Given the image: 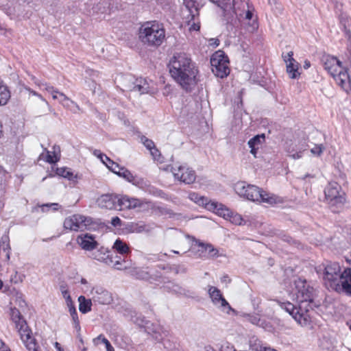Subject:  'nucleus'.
I'll return each instance as SVG.
<instances>
[{"instance_id": "nucleus-12", "label": "nucleus", "mask_w": 351, "mask_h": 351, "mask_svg": "<svg viewBox=\"0 0 351 351\" xmlns=\"http://www.w3.org/2000/svg\"><path fill=\"white\" fill-rule=\"evenodd\" d=\"M189 198L199 206H205L206 208L212 210L219 216L226 217L230 214L229 209L224 205L217 202L209 201L207 197L202 196L197 193H190L189 194Z\"/></svg>"}, {"instance_id": "nucleus-35", "label": "nucleus", "mask_w": 351, "mask_h": 351, "mask_svg": "<svg viewBox=\"0 0 351 351\" xmlns=\"http://www.w3.org/2000/svg\"><path fill=\"white\" fill-rule=\"evenodd\" d=\"M136 278L141 280H148L149 278V274L147 271L142 269H138L134 271V274Z\"/></svg>"}, {"instance_id": "nucleus-9", "label": "nucleus", "mask_w": 351, "mask_h": 351, "mask_svg": "<svg viewBox=\"0 0 351 351\" xmlns=\"http://www.w3.org/2000/svg\"><path fill=\"white\" fill-rule=\"evenodd\" d=\"M322 272L324 283L328 289L335 290L341 276V267L337 263L327 262L319 266L317 273Z\"/></svg>"}, {"instance_id": "nucleus-3", "label": "nucleus", "mask_w": 351, "mask_h": 351, "mask_svg": "<svg viewBox=\"0 0 351 351\" xmlns=\"http://www.w3.org/2000/svg\"><path fill=\"white\" fill-rule=\"evenodd\" d=\"M326 71L334 78L337 84L347 93L351 92V80L341 62L335 57L327 56L322 59Z\"/></svg>"}, {"instance_id": "nucleus-55", "label": "nucleus", "mask_w": 351, "mask_h": 351, "mask_svg": "<svg viewBox=\"0 0 351 351\" xmlns=\"http://www.w3.org/2000/svg\"><path fill=\"white\" fill-rule=\"evenodd\" d=\"M62 295L63 298H64L66 303L72 300L69 291L62 293Z\"/></svg>"}, {"instance_id": "nucleus-10", "label": "nucleus", "mask_w": 351, "mask_h": 351, "mask_svg": "<svg viewBox=\"0 0 351 351\" xmlns=\"http://www.w3.org/2000/svg\"><path fill=\"white\" fill-rule=\"evenodd\" d=\"M280 308L288 313L302 327L311 328L312 324V316L308 310L301 309L300 305L295 306L290 302L278 301Z\"/></svg>"}, {"instance_id": "nucleus-60", "label": "nucleus", "mask_w": 351, "mask_h": 351, "mask_svg": "<svg viewBox=\"0 0 351 351\" xmlns=\"http://www.w3.org/2000/svg\"><path fill=\"white\" fill-rule=\"evenodd\" d=\"M221 282H230V280L229 279L228 276H224L223 278H221Z\"/></svg>"}, {"instance_id": "nucleus-53", "label": "nucleus", "mask_w": 351, "mask_h": 351, "mask_svg": "<svg viewBox=\"0 0 351 351\" xmlns=\"http://www.w3.org/2000/svg\"><path fill=\"white\" fill-rule=\"evenodd\" d=\"M66 305H67V306L69 308V311L70 313H72L73 311H77L76 308L75 307V305H74V304H73L72 300L70 301V302H66Z\"/></svg>"}, {"instance_id": "nucleus-4", "label": "nucleus", "mask_w": 351, "mask_h": 351, "mask_svg": "<svg viewBox=\"0 0 351 351\" xmlns=\"http://www.w3.org/2000/svg\"><path fill=\"white\" fill-rule=\"evenodd\" d=\"M234 190L239 196L252 202H263L271 205L276 203L275 195L265 192L255 185L239 182L235 184Z\"/></svg>"}, {"instance_id": "nucleus-2", "label": "nucleus", "mask_w": 351, "mask_h": 351, "mask_svg": "<svg viewBox=\"0 0 351 351\" xmlns=\"http://www.w3.org/2000/svg\"><path fill=\"white\" fill-rule=\"evenodd\" d=\"M99 207L106 209L132 210L141 208L145 204H147L144 199L135 197H130L128 195L117 194H104L97 199Z\"/></svg>"}, {"instance_id": "nucleus-24", "label": "nucleus", "mask_w": 351, "mask_h": 351, "mask_svg": "<svg viewBox=\"0 0 351 351\" xmlns=\"http://www.w3.org/2000/svg\"><path fill=\"white\" fill-rule=\"evenodd\" d=\"M339 22L346 36L350 40L351 38V19L346 14H341L339 16Z\"/></svg>"}, {"instance_id": "nucleus-45", "label": "nucleus", "mask_w": 351, "mask_h": 351, "mask_svg": "<svg viewBox=\"0 0 351 351\" xmlns=\"http://www.w3.org/2000/svg\"><path fill=\"white\" fill-rule=\"evenodd\" d=\"M286 150L289 154V156L291 157L293 159H299L302 156V153L301 150H298V152L293 154H291V151L289 149H287Z\"/></svg>"}, {"instance_id": "nucleus-42", "label": "nucleus", "mask_w": 351, "mask_h": 351, "mask_svg": "<svg viewBox=\"0 0 351 351\" xmlns=\"http://www.w3.org/2000/svg\"><path fill=\"white\" fill-rule=\"evenodd\" d=\"M64 108H71V106L73 105L75 107V110H73V112L76 113L80 111L81 109L80 106L73 100L70 99V101H64L61 104Z\"/></svg>"}, {"instance_id": "nucleus-37", "label": "nucleus", "mask_w": 351, "mask_h": 351, "mask_svg": "<svg viewBox=\"0 0 351 351\" xmlns=\"http://www.w3.org/2000/svg\"><path fill=\"white\" fill-rule=\"evenodd\" d=\"M149 151H150V154L152 156V158L154 160H156L160 163L162 162L163 160H162L161 154H160V151L156 147L154 148H153V149H151Z\"/></svg>"}, {"instance_id": "nucleus-13", "label": "nucleus", "mask_w": 351, "mask_h": 351, "mask_svg": "<svg viewBox=\"0 0 351 351\" xmlns=\"http://www.w3.org/2000/svg\"><path fill=\"white\" fill-rule=\"evenodd\" d=\"M228 63V58L223 51H216L210 58L212 72L219 77H226L230 73Z\"/></svg>"}, {"instance_id": "nucleus-34", "label": "nucleus", "mask_w": 351, "mask_h": 351, "mask_svg": "<svg viewBox=\"0 0 351 351\" xmlns=\"http://www.w3.org/2000/svg\"><path fill=\"white\" fill-rule=\"evenodd\" d=\"M105 160L107 161H109V164L107 163L106 161L104 162V164L106 165V166L112 171L114 173L118 175V172H121L123 167H120L117 163L112 161L110 158L108 156H105Z\"/></svg>"}, {"instance_id": "nucleus-39", "label": "nucleus", "mask_w": 351, "mask_h": 351, "mask_svg": "<svg viewBox=\"0 0 351 351\" xmlns=\"http://www.w3.org/2000/svg\"><path fill=\"white\" fill-rule=\"evenodd\" d=\"M324 149L325 147L323 145H315V147L311 149V152L314 155L319 156L322 155Z\"/></svg>"}, {"instance_id": "nucleus-32", "label": "nucleus", "mask_w": 351, "mask_h": 351, "mask_svg": "<svg viewBox=\"0 0 351 351\" xmlns=\"http://www.w3.org/2000/svg\"><path fill=\"white\" fill-rule=\"evenodd\" d=\"M93 342L95 345H97L99 343H104L106 346V351H114V349L110 341L103 335H99L97 337L94 339Z\"/></svg>"}, {"instance_id": "nucleus-59", "label": "nucleus", "mask_w": 351, "mask_h": 351, "mask_svg": "<svg viewBox=\"0 0 351 351\" xmlns=\"http://www.w3.org/2000/svg\"><path fill=\"white\" fill-rule=\"evenodd\" d=\"M31 80H33L34 83L37 84L38 86H41L40 82L34 75H31Z\"/></svg>"}, {"instance_id": "nucleus-57", "label": "nucleus", "mask_w": 351, "mask_h": 351, "mask_svg": "<svg viewBox=\"0 0 351 351\" xmlns=\"http://www.w3.org/2000/svg\"><path fill=\"white\" fill-rule=\"evenodd\" d=\"M308 147V145L306 143L301 144L300 147L298 148V150H301L302 152L305 151Z\"/></svg>"}, {"instance_id": "nucleus-21", "label": "nucleus", "mask_w": 351, "mask_h": 351, "mask_svg": "<svg viewBox=\"0 0 351 351\" xmlns=\"http://www.w3.org/2000/svg\"><path fill=\"white\" fill-rule=\"evenodd\" d=\"M77 241L83 250L88 251L95 249L98 245L95 238L88 234L78 236Z\"/></svg>"}, {"instance_id": "nucleus-64", "label": "nucleus", "mask_w": 351, "mask_h": 351, "mask_svg": "<svg viewBox=\"0 0 351 351\" xmlns=\"http://www.w3.org/2000/svg\"><path fill=\"white\" fill-rule=\"evenodd\" d=\"M55 346L58 351H63V349L60 347V345L58 342L55 343Z\"/></svg>"}, {"instance_id": "nucleus-51", "label": "nucleus", "mask_w": 351, "mask_h": 351, "mask_svg": "<svg viewBox=\"0 0 351 351\" xmlns=\"http://www.w3.org/2000/svg\"><path fill=\"white\" fill-rule=\"evenodd\" d=\"M111 223L113 226H119L121 224V221L118 217L112 218Z\"/></svg>"}, {"instance_id": "nucleus-43", "label": "nucleus", "mask_w": 351, "mask_h": 351, "mask_svg": "<svg viewBox=\"0 0 351 351\" xmlns=\"http://www.w3.org/2000/svg\"><path fill=\"white\" fill-rule=\"evenodd\" d=\"M47 151V158H46V161L50 164H52V163H55L56 162L59 158L57 155L56 154H53V153H51V152L49 151Z\"/></svg>"}, {"instance_id": "nucleus-62", "label": "nucleus", "mask_w": 351, "mask_h": 351, "mask_svg": "<svg viewBox=\"0 0 351 351\" xmlns=\"http://www.w3.org/2000/svg\"><path fill=\"white\" fill-rule=\"evenodd\" d=\"M26 88V90H27L33 95H35V96L39 95V93H38L37 92L30 89L29 88Z\"/></svg>"}, {"instance_id": "nucleus-56", "label": "nucleus", "mask_w": 351, "mask_h": 351, "mask_svg": "<svg viewBox=\"0 0 351 351\" xmlns=\"http://www.w3.org/2000/svg\"><path fill=\"white\" fill-rule=\"evenodd\" d=\"M0 351H11L10 349L7 348L5 343L1 340H0Z\"/></svg>"}, {"instance_id": "nucleus-14", "label": "nucleus", "mask_w": 351, "mask_h": 351, "mask_svg": "<svg viewBox=\"0 0 351 351\" xmlns=\"http://www.w3.org/2000/svg\"><path fill=\"white\" fill-rule=\"evenodd\" d=\"M92 223V219L84 215L75 214L65 219L64 227L66 229L78 231L86 229Z\"/></svg>"}, {"instance_id": "nucleus-44", "label": "nucleus", "mask_w": 351, "mask_h": 351, "mask_svg": "<svg viewBox=\"0 0 351 351\" xmlns=\"http://www.w3.org/2000/svg\"><path fill=\"white\" fill-rule=\"evenodd\" d=\"M220 351H237L234 346L228 342L223 343L219 349Z\"/></svg>"}, {"instance_id": "nucleus-48", "label": "nucleus", "mask_w": 351, "mask_h": 351, "mask_svg": "<svg viewBox=\"0 0 351 351\" xmlns=\"http://www.w3.org/2000/svg\"><path fill=\"white\" fill-rule=\"evenodd\" d=\"M59 102L62 104L64 101H70V99L63 93H59L58 99Z\"/></svg>"}, {"instance_id": "nucleus-8", "label": "nucleus", "mask_w": 351, "mask_h": 351, "mask_svg": "<svg viewBox=\"0 0 351 351\" xmlns=\"http://www.w3.org/2000/svg\"><path fill=\"white\" fill-rule=\"evenodd\" d=\"M325 201L333 213H339L346 203V193L336 182L328 184L324 189Z\"/></svg>"}, {"instance_id": "nucleus-46", "label": "nucleus", "mask_w": 351, "mask_h": 351, "mask_svg": "<svg viewBox=\"0 0 351 351\" xmlns=\"http://www.w3.org/2000/svg\"><path fill=\"white\" fill-rule=\"evenodd\" d=\"M145 230V226L144 224H136L133 227V231L136 232H142Z\"/></svg>"}, {"instance_id": "nucleus-38", "label": "nucleus", "mask_w": 351, "mask_h": 351, "mask_svg": "<svg viewBox=\"0 0 351 351\" xmlns=\"http://www.w3.org/2000/svg\"><path fill=\"white\" fill-rule=\"evenodd\" d=\"M230 214L229 216H226V217H224L225 219H230V220L236 223V224H239L240 225L241 223V221H242V218L241 217V215H233V214L232 213V212L229 210Z\"/></svg>"}, {"instance_id": "nucleus-1", "label": "nucleus", "mask_w": 351, "mask_h": 351, "mask_svg": "<svg viewBox=\"0 0 351 351\" xmlns=\"http://www.w3.org/2000/svg\"><path fill=\"white\" fill-rule=\"evenodd\" d=\"M168 66L171 76L186 90H190L197 84L199 71L189 55L175 53Z\"/></svg>"}, {"instance_id": "nucleus-41", "label": "nucleus", "mask_w": 351, "mask_h": 351, "mask_svg": "<svg viewBox=\"0 0 351 351\" xmlns=\"http://www.w3.org/2000/svg\"><path fill=\"white\" fill-rule=\"evenodd\" d=\"M282 58L286 64H287V62L289 63L290 62H294L295 60L293 58V52L292 51H290L287 53L282 52Z\"/></svg>"}, {"instance_id": "nucleus-26", "label": "nucleus", "mask_w": 351, "mask_h": 351, "mask_svg": "<svg viewBox=\"0 0 351 351\" xmlns=\"http://www.w3.org/2000/svg\"><path fill=\"white\" fill-rule=\"evenodd\" d=\"M298 69L299 64L295 60H294V62H290L286 64L287 73L291 79L299 77L300 73L298 72Z\"/></svg>"}, {"instance_id": "nucleus-63", "label": "nucleus", "mask_w": 351, "mask_h": 351, "mask_svg": "<svg viewBox=\"0 0 351 351\" xmlns=\"http://www.w3.org/2000/svg\"><path fill=\"white\" fill-rule=\"evenodd\" d=\"M310 66H311L310 62L308 60H306L304 62V69H308L310 67Z\"/></svg>"}, {"instance_id": "nucleus-27", "label": "nucleus", "mask_w": 351, "mask_h": 351, "mask_svg": "<svg viewBox=\"0 0 351 351\" xmlns=\"http://www.w3.org/2000/svg\"><path fill=\"white\" fill-rule=\"evenodd\" d=\"M11 94L6 85L0 80V106L7 104Z\"/></svg>"}, {"instance_id": "nucleus-11", "label": "nucleus", "mask_w": 351, "mask_h": 351, "mask_svg": "<svg viewBox=\"0 0 351 351\" xmlns=\"http://www.w3.org/2000/svg\"><path fill=\"white\" fill-rule=\"evenodd\" d=\"M121 89L123 91H134L140 94H152L154 93L150 84L146 79L140 77L135 79L134 77L127 75L121 77Z\"/></svg>"}, {"instance_id": "nucleus-19", "label": "nucleus", "mask_w": 351, "mask_h": 351, "mask_svg": "<svg viewBox=\"0 0 351 351\" xmlns=\"http://www.w3.org/2000/svg\"><path fill=\"white\" fill-rule=\"evenodd\" d=\"M118 176L140 189H145L147 186V182L143 178L133 175L125 167L122 169L121 172H118Z\"/></svg>"}, {"instance_id": "nucleus-33", "label": "nucleus", "mask_w": 351, "mask_h": 351, "mask_svg": "<svg viewBox=\"0 0 351 351\" xmlns=\"http://www.w3.org/2000/svg\"><path fill=\"white\" fill-rule=\"evenodd\" d=\"M110 252H104L103 249H101L93 254V256L95 259L103 262L106 264V261H107L108 259V257L110 256Z\"/></svg>"}, {"instance_id": "nucleus-18", "label": "nucleus", "mask_w": 351, "mask_h": 351, "mask_svg": "<svg viewBox=\"0 0 351 351\" xmlns=\"http://www.w3.org/2000/svg\"><path fill=\"white\" fill-rule=\"evenodd\" d=\"M338 293H344L351 296V269L346 268L342 273L338 282V285L335 290Z\"/></svg>"}, {"instance_id": "nucleus-17", "label": "nucleus", "mask_w": 351, "mask_h": 351, "mask_svg": "<svg viewBox=\"0 0 351 351\" xmlns=\"http://www.w3.org/2000/svg\"><path fill=\"white\" fill-rule=\"evenodd\" d=\"M90 295L92 300L99 304L107 305L112 302L111 293L100 286L94 287L90 291Z\"/></svg>"}, {"instance_id": "nucleus-22", "label": "nucleus", "mask_w": 351, "mask_h": 351, "mask_svg": "<svg viewBox=\"0 0 351 351\" xmlns=\"http://www.w3.org/2000/svg\"><path fill=\"white\" fill-rule=\"evenodd\" d=\"M213 3L217 4L224 13L225 16H232L237 12L234 8V0H210Z\"/></svg>"}, {"instance_id": "nucleus-25", "label": "nucleus", "mask_w": 351, "mask_h": 351, "mask_svg": "<svg viewBox=\"0 0 351 351\" xmlns=\"http://www.w3.org/2000/svg\"><path fill=\"white\" fill-rule=\"evenodd\" d=\"M191 19L187 21L190 31H197L200 28L198 19V10L195 8L194 10H189Z\"/></svg>"}, {"instance_id": "nucleus-5", "label": "nucleus", "mask_w": 351, "mask_h": 351, "mask_svg": "<svg viewBox=\"0 0 351 351\" xmlns=\"http://www.w3.org/2000/svg\"><path fill=\"white\" fill-rule=\"evenodd\" d=\"M138 37L142 43L149 46H160L165 38L162 25L156 21H148L139 28Z\"/></svg>"}, {"instance_id": "nucleus-30", "label": "nucleus", "mask_w": 351, "mask_h": 351, "mask_svg": "<svg viewBox=\"0 0 351 351\" xmlns=\"http://www.w3.org/2000/svg\"><path fill=\"white\" fill-rule=\"evenodd\" d=\"M197 243L199 247H202V249L206 252H208V255L210 257H215V256H217L218 250L216 248H215L213 247V245H212L211 244L204 243L203 242H201V241H197Z\"/></svg>"}, {"instance_id": "nucleus-40", "label": "nucleus", "mask_w": 351, "mask_h": 351, "mask_svg": "<svg viewBox=\"0 0 351 351\" xmlns=\"http://www.w3.org/2000/svg\"><path fill=\"white\" fill-rule=\"evenodd\" d=\"M70 314L73 322L74 328L77 330V331H80L81 328L77 311H73V313Z\"/></svg>"}, {"instance_id": "nucleus-28", "label": "nucleus", "mask_w": 351, "mask_h": 351, "mask_svg": "<svg viewBox=\"0 0 351 351\" xmlns=\"http://www.w3.org/2000/svg\"><path fill=\"white\" fill-rule=\"evenodd\" d=\"M92 299L87 300L83 295L78 298L79 310L81 313L85 314L91 311Z\"/></svg>"}, {"instance_id": "nucleus-36", "label": "nucleus", "mask_w": 351, "mask_h": 351, "mask_svg": "<svg viewBox=\"0 0 351 351\" xmlns=\"http://www.w3.org/2000/svg\"><path fill=\"white\" fill-rule=\"evenodd\" d=\"M141 143L144 145V146L149 150L153 149L154 148L155 144L153 141L147 138L146 136H143L141 138Z\"/></svg>"}, {"instance_id": "nucleus-49", "label": "nucleus", "mask_w": 351, "mask_h": 351, "mask_svg": "<svg viewBox=\"0 0 351 351\" xmlns=\"http://www.w3.org/2000/svg\"><path fill=\"white\" fill-rule=\"evenodd\" d=\"M249 320L251 323L255 325H258L261 321L260 318L258 315H251L250 316Z\"/></svg>"}, {"instance_id": "nucleus-7", "label": "nucleus", "mask_w": 351, "mask_h": 351, "mask_svg": "<svg viewBox=\"0 0 351 351\" xmlns=\"http://www.w3.org/2000/svg\"><path fill=\"white\" fill-rule=\"evenodd\" d=\"M10 316L26 348L29 351H40L36 339L32 335V330L23 318L20 311L16 308H12Z\"/></svg>"}, {"instance_id": "nucleus-58", "label": "nucleus", "mask_w": 351, "mask_h": 351, "mask_svg": "<svg viewBox=\"0 0 351 351\" xmlns=\"http://www.w3.org/2000/svg\"><path fill=\"white\" fill-rule=\"evenodd\" d=\"M252 13L250 10H247L245 13V19L250 20L252 19Z\"/></svg>"}, {"instance_id": "nucleus-61", "label": "nucleus", "mask_w": 351, "mask_h": 351, "mask_svg": "<svg viewBox=\"0 0 351 351\" xmlns=\"http://www.w3.org/2000/svg\"><path fill=\"white\" fill-rule=\"evenodd\" d=\"M60 289L61 293H63L64 291H68V289H67L66 286L64 285H60Z\"/></svg>"}, {"instance_id": "nucleus-16", "label": "nucleus", "mask_w": 351, "mask_h": 351, "mask_svg": "<svg viewBox=\"0 0 351 351\" xmlns=\"http://www.w3.org/2000/svg\"><path fill=\"white\" fill-rule=\"evenodd\" d=\"M208 292L214 305L218 306L222 311H226L227 313L232 310L229 303L223 297L219 289L213 286H208Z\"/></svg>"}, {"instance_id": "nucleus-47", "label": "nucleus", "mask_w": 351, "mask_h": 351, "mask_svg": "<svg viewBox=\"0 0 351 351\" xmlns=\"http://www.w3.org/2000/svg\"><path fill=\"white\" fill-rule=\"evenodd\" d=\"M346 56L348 62L351 64V38L349 40V43L347 46Z\"/></svg>"}, {"instance_id": "nucleus-31", "label": "nucleus", "mask_w": 351, "mask_h": 351, "mask_svg": "<svg viewBox=\"0 0 351 351\" xmlns=\"http://www.w3.org/2000/svg\"><path fill=\"white\" fill-rule=\"evenodd\" d=\"M56 173L63 178H67L69 180H74L77 176L73 175V173L70 169L66 167L58 168Z\"/></svg>"}, {"instance_id": "nucleus-52", "label": "nucleus", "mask_w": 351, "mask_h": 351, "mask_svg": "<svg viewBox=\"0 0 351 351\" xmlns=\"http://www.w3.org/2000/svg\"><path fill=\"white\" fill-rule=\"evenodd\" d=\"M93 154L95 156L99 158L103 163L105 162V160H104V158H105V156H107L106 155L101 154L99 150H97V149L94 151Z\"/></svg>"}, {"instance_id": "nucleus-50", "label": "nucleus", "mask_w": 351, "mask_h": 351, "mask_svg": "<svg viewBox=\"0 0 351 351\" xmlns=\"http://www.w3.org/2000/svg\"><path fill=\"white\" fill-rule=\"evenodd\" d=\"M45 90L49 92L50 94H53L58 93V89L55 88L53 86L47 85V84H44Z\"/></svg>"}, {"instance_id": "nucleus-15", "label": "nucleus", "mask_w": 351, "mask_h": 351, "mask_svg": "<svg viewBox=\"0 0 351 351\" xmlns=\"http://www.w3.org/2000/svg\"><path fill=\"white\" fill-rule=\"evenodd\" d=\"M171 171L176 179L185 184H192L196 179L195 171L186 165L175 164L171 168Z\"/></svg>"}, {"instance_id": "nucleus-6", "label": "nucleus", "mask_w": 351, "mask_h": 351, "mask_svg": "<svg viewBox=\"0 0 351 351\" xmlns=\"http://www.w3.org/2000/svg\"><path fill=\"white\" fill-rule=\"evenodd\" d=\"M295 288L293 289V300L300 305V308L313 311L312 303L315 296L314 288L304 279L298 278L294 282Z\"/></svg>"}, {"instance_id": "nucleus-23", "label": "nucleus", "mask_w": 351, "mask_h": 351, "mask_svg": "<svg viewBox=\"0 0 351 351\" xmlns=\"http://www.w3.org/2000/svg\"><path fill=\"white\" fill-rule=\"evenodd\" d=\"M265 141V135H256L249 140L247 144L250 149V153L256 158L257 150Z\"/></svg>"}, {"instance_id": "nucleus-29", "label": "nucleus", "mask_w": 351, "mask_h": 351, "mask_svg": "<svg viewBox=\"0 0 351 351\" xmlns=\"http://www.w3.org/2000/svg\"><path fill=\"white\" fill-rule=\"evenodd\" d=\"M113 249L123 256L128 255L130 252L129 246L119 239H117L114 243Z\"/></svg>"}, {"instance_id": "nucleus-54", "label": "nucleus", "mask_w": 351, "mask_h": 351, "mask_svg": "<svg viewBox=\"0 0 351 351\" xmlns=\"http://www.w3.org/2000/svg\"><path fill=\"white\" fill-rule=\"evenodd\" d=\"M45 207H51L53 210H57L58 209V204L57 203H51L49 204H45L43 206V210H44Z\"/></svg>"}, {"instance_id": "nucleus-20", "label": "nucleus", "mask_w": 351, "mask_h": 351, "mask_svg": "<svg viewBox=\"0 0 351 351\" xmlns=\"http://www.w3.org/2000/svg\"><path fill=\"white\" fill-rule=\"evenodd\" d=\"M108 261H106V264L112 268L118 270L127 269L132 267V263L126 261L125 258L110 253Z\"/></svg>"}]
</instances>
